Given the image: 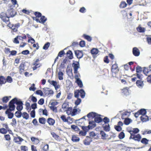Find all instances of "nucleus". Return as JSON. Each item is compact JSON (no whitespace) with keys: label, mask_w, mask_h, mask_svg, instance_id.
I'll list each match as a JSON object with an SVG mask.
<instances>
[{"label":"nucleus","mask_w":151,"mask_h":151,"mask_svg":"<svg viewBox=\"0 0 151 151\" xmlns=\"http://www.w3.org/2000/svg\"><path fill=\"white\" fill-rule=\"evenodd\" d=\"M143 72L145 75L148 76L147 78V81L151 83V70L145 67L143 70Z\"/></svg>","instance_id":"f257e3e1"},{"label":"nucleus","mask_w":151,"mask_h":151,"mask_svg":"<svg viewBox=\"0 0 151 151\" xmlns=\"http://www.w3.org/2000/svg\"><path fill=\"white\" fill-rule=\"evenodd\" d=\"M17 101V98H14L10 101L8 105L9 108L7 109V110H8L11 111H14L15 108V106L14 104H16Z\"/></svg>","instance_id":"f03ea898"},{"label":"nucleus","mask_w":151,"mask_h":151,"mask_svg":"<svg viewBox=\"0 0 151 151\" xmlns=\"http://www.w3.org/2000/svg\"><path fill=\"white\" fill-rule=\"evenodd\" d=\"M119 70V69L117 64L115 63L112 65L111 68V71L113 77H115L116 76V74L118 72Z\"/></svg>","instance_id":"7ed1b4c3"},{"label":"nucleus","mask_w":151,"mask_h":151,"mask_svg":"<svg viewBox=\"0 0 151 151\" xmlns=\"http://www.w3.org/2000/svg\"><path fill=\"white\" fill-rule=\"evenodd\" d=\"M58 104V102L56 101H54L52 102H50L49 105L50 106H49L50 109L53 112L57 113L58 112L57 108L55 106Z\"/></svg>","instance_id":"20e7f679"},{"label":"nucleus","mask_w":151,"mask_h":151,"mask_svg":"<svg viewBox=\"0 0 151 151\" xmlns=\"http://www.w3.org/2000/svg\"><path fill=\"white\" fill-rule=\"evenodd\" d=\"M12 6H11L10 8L8 9L6 12L7 14L9 17H14L17 14V12L14 9L11 8Z\"/></svg>","instance_id":"39448f33"},{"label":"nucleus","mask_w":151,"mask_h":151,"mask_svg":"<svg viewBox=\"0 0 151 151\" xmlns=\"http://www.w3.org/2000/svg\"><path fill=\"white\" fill-rule=\"evenodd\" d=\"M0 17L4 22L6 23L9 21V17L7 14V13L2 12L0 14Z\"/></svg>","instance_id":"423d86ee"},{"label":"nucleus","mask_w":151,"mask_h":151,"mask_svg":"<svg viewBox=\"0 0 151 151\" xmlns=\"http://www.w3.org/2000/svg\"><path fill=\"white\" fill-rule=\"evenodd\" d=\"M16 104L17 105L16 109L19 111H21L23 109V105L22 102L19 100H18L17 98V101L16 102Z\"/></svg>","instance_id":"0eeeda50"},{"label":"nucleus","mask_w":151,"mask_h":151,"mask_svg":"<svg viewBox=\"0 0 151 151\" xmlns=\"http://www.w3.org/2000/svg\"><path fill=\"white\" fill-rule=\"evenodd\" d=\"M40 61L39 59H37L32 64L34 65L33 68V70H36L37 68L40 67L41 66V63H39Z\"/></svg>","instance_id":"6e6552de"},{"label":"nucleus","mask_w":151,"mask_h":151,"mask_svg":"<svg viewBox=\"0 0 151 151\" xmlns=\"http://www.w3.org/2000/svg\"><path fill=\"white\" fill-rule=\"evenodd\" d=\"M141 135L139 134H138L134 135H132V136H130L129 139H132L135 141L139 142L141 141Z\"/></svg>","instance_id":"1a4fd4ad"},{"label":"nucleus","mask_w":151,"mask_h":151,"mask_svg":"<svg viewBox=\"0 0 151 151\" xmlns=\"http://www.w3.org/2000/svg\"><path fill=\"white\" fill-rule=\"evenodd\" d=\"M43 92L45 96H49L50 95L53 94L54 93L52 90H50L48 88H43Z\"/></svg>","instance_id":"9d476101"},{"label":"nucleus","mask_w":151,"mask_h":151,"mask_svg":"<svg viewBox=\"0 0 151 151\" xmlns=\"http://www.w3.org/2000/svg\"><path fill=\"white\" fill-rule=\"evenodd\" d=\"M72 66L74 69V73L77 74L78 73V69L79 68V64L78 62H76V63H73L72 64Z\"/></svg>","instance_id":"9b49d317"},{"label":"nucleus","mask_w":151,"mask_h":151,"mask_svg":"<svg viewBox=\"0 0 151 151\" xmlns=\"http://www.w3.org/2000/svg\"><path fill=\"white\" fill-rule=\"evenodd\" d=\"M139 50L136 47H134L132 49V53L135 56H138L140 55Z\"/></svg>","instance_id":"f8f14e48"},{"label":"nucleus","mask_w":151,"mask_h":151,"mask_svg":"<svg viewBox=\"0 0 151 151\" xmlns=\"http://www.w3.org/2000/svg\"><path fill=\"white\" fill-rule=\"evenodd\" d=\"M101 115L97 114L96 116L94 117V121L97 123H99L101 122L103 119L101 117Z\"/></svg>","instance_id":"ddd939ff"},{"label":"nucleus","mask_w":151,"mask_h":151,"mask_svg":"<svg viewBox=\"0 0 151 151\" xmlns=\"http://www.w3.org/2000/svg\"><path fill=\"white\" fill-rule=\"evenodd\" d=\"M40 17V20L39 19H35V20L37 22H39L40 23L44 24L47 20V18L44 16H41V17Z\"/></svg>","instance_id":"4468645a"},{"label":"nucleus","mask_w":151,"mask_h":151,"mask_svg":"<svg viewBox=\"0 0 151 151\" xmlns=\"http://www.w3.org/2000/svg\"><path fill=\"white\" fill-rule=\"evenodd\" d=\"M92 138L88 136H87L86 138L83 141L84 144L86 145H88L90 144L92 141Z\"/></svg>","instance_id":"2eb2a0df"},{"label":"nucleus","mask_w":151,"mask_h":151,"mask_svg":"<svg viewBox=\"0 0 151 151\" xmlns=\"http://www.w3.org/2000/svg\"><path fill=\"white\" fill-rule=\"evenodd\" d=\"M75 53L77 58L80 59L82 58L83 55L82 51L79 50L75 51Z\"/></svg>","instance_id":"dca6fc26"},{"label":"nucleus","mask_w":151,"mask_h":151,"mask_svg":"<svg viewBox=\"0 0 151 151\" xmlns=\"http://www.w3.org/2000/svg\"><path fill=\"white\" fill-rule=\"evenodd\" d=\"M129 88L126 87L122 89V94L126 96L129 95Z\"/></svg>","instance_id":"f3484780"},{"label":"nucleus","mask_w":151,"mask_h":151,"mask_svg":"<svg viewBox=\"0 0 151 151\" xmlns=\"http://www.w3.org/2000/svg\"><path fill=\"white\" fill-rule=\"evenodd\" d=\"M128 132L130 134V136H132V135H135V134L138 133L139 130L137 128H135L133 129L132 130L129 131Z\"/></svg>","instance_id":"a211bd4d"},{"label":"nucleus","mask_w":151,"mask_h":151,"mask_svg":"<svg viewBox=\"0 0 151 151\" xmlns=\"http://www.w3.org/2000/svg\"><path fill=\"white\" fill-rule=\"evenodd\" d=\"M136 83L137 86L139 88H142L144 85L143 81L142 80H137Z\"/></svg>","instance_id":"6ab92c4d"},{"label":"nucleus","mask_w":151,"mask_h":151,"mask_svg":"<svg viewBox=\"0 0 151 151\" xmlns=\"http://www.w3.org/2000/svg\"><path fill=\"white\" fill-rule=\"evenodd\" d=\"M25 66L24 63H22L19 66V73L20 74H22L24 71V67Z\"/></svg>","instance_id":"aec40b11"},{"label":"nucleus","mask_w":151,"mask_h":151,"mask_svg":"<svg viewBox=\"0 0 151 151\" xmlns=\"http://www.w3.org/2000/svg\"><path fill=\"white\" fill-rule=\"evenodd\" d=\"M19 26L20 24L18 23L16 24H13L11 27V28L14 32H16L17 31V29Z\"/></svg>","instance_id":"412c9836"},{"label":"nucleus","mask_w":151,"mask_h":151,"mask_svg":"<svg viewBox=\"0 0 151 151\" xmlns=\"http://www.w3.org/2000/svg\"><path fill=\"white\" fill-rule=\"evenodd\" d=\"M71 140L73 142H78L80 140V139L77 135H73L72 136Z\"/></svg>","instance_id":"4be33fe9"},{"label":"nucleus","mask_w":151,"mask_h":151,"mask_svg":"<svg viewBox=\"0 0 151 151\" xmlns=\"http://www.w3.org/2000/svg\"><path fill=\"white\" fill-rule=\"evenodd\" d=\"M51 134L55 140L58 141H60V137L55 132H52Z\"/></svg>","instance_id":"5701e85b"},{"label":"nucleus","mask_w":151,"mask_h":151,"mask_svg":"<svg viewBox=\"0 0 151 151\" xmlns=\"http://www.w3.org/2000/svg\"><path fill=\"white\" fill-rule=\"evenodd\" d=\"M14 140L15 142L18 144H20L21 142L23 140V139L20 137H15L14 139Z\"/></svg>","instance_id":"b1692460"},{"label":"nucleus","mask_w":151,"mask_h":151,"mask_svg":"<svg viewBox=\"0 0 151 151\" xmlns=\"http://www.w3.org/2000/svg\"><path fill=\"white\" fill-rule=\"evenodd\" d=\"M47 122L50 126H53L54 125L55 122V120L52 118H49L47 120Z\"/></svg>","instance_id":"393cba45"},{"label":"nucleus","mask_w":151,"mask_h":151,"mask_svg":"<svg viewBox=\"0 0 151 151\" xmlns=\"http://www.w3.org/2000/svg\"><path fill=\"white\" fill-rule=\"evenodd\" d=\"M12 111L8 110H6L5 111V114L8 115V118L9 119H12L14 116V114L11 112Z\"/></svg>","instance_id":"a878e982"},{"label":"nucleus","mask_w":151,"mask_h":151,"mask_svg":"<svg viewBox=\"0 0 151 151\" xmlns=\"http://www.w3.org/2000/svg\"><path fill=\"white\" fill-rule=\"evenodd\" d=\"M31 140L33 143L35 145H37L40 142L39 139L37 138L32 137L31 138Z\"/></svg>","instance_id":"bb28decb"},{"label":"nucleus","mask_w":151,"mask_h":151,"mask_svg":"<svg viewBox=\"0 0 151 151\" xmlns=\"http://www.w3.org/2000/svg\"><path fill=\"white\" fill-rule=\"evenodd\" d=\"M140 119L142 122H146L149 120V117L146 115H143L140 117Z\"/></svg>","instance_id":"cd10ccee"},{"label":"nucleus","mask_w":151,"mask_h":151,"mask_svg":"<svg viewBox=\"0 0 151 151\" xmlns=\"http://www.w3.org/2000/svg\"><path fill=\"white\" fill-rule=\"evenodd\" d=\"M34 14L35 16V17H32V18L34 20H35L36 19H38V18L40 17H41V16L42 15L41 13L38 12H34Z\"/></svg>","instance_id":"c85d7f7f"},{"label":"nucleus","mask_w":151,"mask_h":151,"mask_svg":"<svg viewBox=\"0 0 151 151\" xmlns=\"http://www.w3.org/2000/svg\"><path fill=\"white\" fill-rule=\"evenodd\" d=\"M95 123L96 122L93 121H89L88 123L89 125H88L91 129H93L96 126V124Z\"/></svg>","instance_id":"c756f323"},{"label":"nucleus","mask_w":151,"mask_h":151,"mask_svg":"<svg viewBox=\"0 0 151 151\" xmlns=\"http://www.w3.org/2000/svg\"><path fill=\"white\" fill-rule=\"evenodd\" d=\"M68 60L66 58H65L63 60V62L61 63L60 65V68H65V64L68 62Z\"/></svg>","instance_id":"7c9ffc66"},{"label":"nucleus","mask_w":151,"mask_h":151,"mask_svg":"<svg viewBox=\"0 0 151 151\" xmlns=\"http://www.w3.org/2000/svg\"><path fill=\"white\" fill-rule=\"evenodd\" d=\"M6 83V81L5 77L2 76H0V84H4Z\"/></svg>","instance_id":"2f4dec72"},{"label":"nucleus","mask_w":151,"mask_h":151,"mask_svg":"<svg viewBox=\"0 0 151 151\" xmlns=\"http://www.w3.org/2000/svg\"><path fill=\"white\" fill-rule=\"evenodd\" d=\"M67 55L68 58L70 59H72L73 58V53L71 51L68 50L67 52Z\"/></svg>","instance_id":"473e14b6"},{"label":"nucleus","mask_w":151,"mask_h":151,"mask_svg":"<svg viewBox=\"0 0 151 151\" xmlns=\"http://www.w3.org/2000/svg\"><path fill=\"white\" fill-rule=\"evenodd\" d=\"M97 113L94 112H91L89 113L87 115V117L88 118H90L92 117L93 118H94L96 116Z\"/></svg>","instance_id":"72a5a7b5"},{"label":"nucleus","mask_w":151,"mask_h":151,"mask_svg":"<svg viewBox=\"0 0 151 151\" xmlns=\"http://www.w3.org/2000/svg\"><path fill=\"white\" fill-rule=\"evenodd\" d=\"M99 51L98 49L93 48L91 50V53L93 55H96L99 53Z\"/></svg>","instance_id":"f704fd0d"},{"label":"nucleus","mask_w":151,"mask_h":151,"mask_svg":"<svg viewBox=\"0 0 151 151\" xmlns=\"http://www.w3.org/2000/svg\"><path fill=\"white\" fill-rule=\"evenodd\" d=\"M76 82L77 83L78 86L80 88H81L83 87V83L80 79H78L77 80H76Z\"/></svg>","instance_id":"c9c22d12"},{"label":"nucleus","mask_w":151,"mask_h":151,"mask_svg":"<svg viewBox=\"0 0 151 151\" xmlns=\"http://www.w3.org/2000/svg\"><path fill=\"white\" fill-rule=\"evenodd\" d=\"M103 127L104 130L106 132H109L110 131V127L109 124H107L105 126L103 124Z\"/></svg>","instance_id":"e433bc0d"},{"label":"nucleus","mask_w":151,"mask_h":151,"mask_svg":"<svg viewBox=\"0 0 151 151\" xmlns=\"http://www.w3.org/2000/svg\"><path fill=\"white\" fill-rule=\"evenodd\" d=\"M67 121L66 122L68 124H70L72 123L74 121V119L70 116H68L67 117Z\"/></svg>","instance_id":"4c0bfd02"},{"label":"nucleus","mask_w":151,"mask_h":151,"mask_svg":"<svg viewBox=\"0 0 151 151\" xmlns=\"http://www.w3.org/2000/svg\"><path fill=\"white\" fill-rule=\"evenodd\" d=\"M83 37L88 41L91 42L92 40V38L90 36L84 34L83 35Z\"/></svg>","instance_id":"58836bf2"},{"label":"nucleus","mask_w":151,"mask_h":151,"mask_svg":"<svg viewBox=\"0 0 151 151\" xmlns=\"http://www.w3.org/2000/svg\"><path fill=\"white\" fill-rule=\"evenodd\" d=\"M138 111L140 115H146L147 113L146 109H141L139 110Z\"/></svg>","instance_id":"ea45409f"},{"label":"nucleus","mask_w":151,"mask_h":151,"mask_svg":"<svg viewBox=\"0 0 151 151\" xmlns=\"http://www.w3.org/2000/svg\"><path fill=\"white\" fill-rule=\"evenodd\" d=\"M63 73L61 71H59L58 73V76L59 80H62L63 79Z\"/></svg>","instance_id":"a19ab883"},{"label":"nucleus","mask_w":151,"mask_h":151,"mask_svg":"<svg viewBox=\"0 0 151 151\" xmlns=\"http://www.w3.org/2000/svg\"><path fill=\"white\" fill-rule=\"evenodd\" d=\"M100 134L101 135V137L102 139H106V134L104 131H101Z\"/></svg>","instance_id":"79ce46f5"},{"label":"nucleus","mask_w":151,"mask_h":151,"mask_svg":"<svg viewBox=\"0 0 151 151\" xmlns=\"http://www.w3.org/2000/svg\"><path fill=\"white\" fill-rule=\"evenodd\" d=\"M74 96L76 98H78L80 95V90H77L74 92Z\"/></svg>","instance_id":"37998d69"},{"label":"nucleus","mask_w":151,"mask_h":151,"mask_svg":"<svg viewBox=\"0 0 151 151\" xmlns=\"http://www.w3.org/2000/svg\"><path fill=\"white\" fill-rule=\"evenodd\" d=\"M80 95L81 97L83 98L85 96V93L84 90L82 89L80 90Z\"/></svg>","instance_id":"c03bdc74"},{"label":"nucleus","mask_w":151,"mask_h":151,"mask_svg":"<svg viewBox=\"0 0 151 151\" xmlns=\"http://www.w3.org/2000/svg\"><path fill=\"white\" fill-rule=\"evenodd\" d=\"M8 130L4 128H2L0 129V133L3 134H5L8 132Z\"/></svg>","instance_id":"a18cd8bd"},{"label":"nucleus","mask_w":151,"mask_h":151,"mask_svg":"<svg viewBox=\"0 0 151 151\" xmlns=\"http://www.w3.org/2000/svg\"><path fill=\"white\" fill-rule=\"evenodd\" d=\"M149 140L146 138H143L141 141V142L143 144L147 145Z\"/></svg>","instance_id":"49530a36"},{"label":"nucleus","mask_w":151,"mask_h":151,"mask_svg":"<svg viewBox=\"0 0 151 151\" xmlns=\"http://www.w3.org/2000/svg\"><path fill=\"white\" fill-rule=\"evenodd\" d=\"M127 4L125 1H122L119 5V7L120 8H123L126 7Z\"/></svg>","instance_id":"de8ad7c7"},{"label":"nucleus","mask_w":151,"mask_h":151,"mask_svg":"<svg viewBox=\"0 0 151 151\" xmlns=\"http://www.w3.org/2000/svg\"><path fill=\"white\" fill-rule=\"evenodd\" d=\"M46 120V119L44 117L40 118L39 119L40 123L42 124H45Z\"/></svg>","instance_id":"09e8293b"},{"label":"nucleus","mask_w":151,"mask_h":151,"mask_svg":"<svg viewBox=\"0 0 151 151\" xmlns=\"http://www.w3.org/2000/svg\"><path fill=\"white\" fill-rule=\"evenodd\" d=\"M15 115L16 117L19 118L22 116V113L21 111H18L15 112Z\"/></svg>","instance_id":"8fccbe9b"},{"label":"nucleus","mask_w":151,"mask_h":151,"mask_svg":"<svg viewBox=\"0 0 151 151\" xmlns=\"http://www.w3.org/2000/svg\"><path fill=\"white\" fill-rule=\"evenodd\" d=\"M22 117L24 119L27 120L29 118V114L27 112H24L22 114Z\"/></svg>","instance_id":"3c124183"},{"label":"nucleus","mask_w":151,"mask_h":151,"mask_svg":"<svg viewBox=\"0 0 151 151\" xmlns=\"http://www.w3.org/2000/svg\"><path fill=\"white\" fill-rule=\"evenodd\" d=\"M125 137V134L123 132H121L118 135V137L120 139H122Z\"/></svg>","instance_id":"603ef678"},{"label":"nucleus","mask_w":151,"mask_h":151,"mask_svg":"<svg viewBox=\"0 0 151 151\" xmlns=\"http://www.w3.org/2000/svg\"><path fill=\"white\" fill-rule=\"evenodd\" d=\"M2 101L4 103H7L9 100L8 96H6L3 97L2 99Z\"/></svg>","instance_id":"864d4df0"},{"label":"nucleus","mask_w":151,"mask_h":151,"mask_svg":"<svg viewBox=\"0 0 151 151\" xmlns=\"http://www.w3.org/2000/svg\"><path fill=\"white\" fill-rule=\"evenodd\" d=\"M131 119L129 118H126L125 119L124 121V124L126 125H128L131 122Z\"/></svg>","instance_id":"5fc2aeb1"},{"label":"nucleus","mask_w":151,"mask_h":151,"mask_svg":"<svg viewBox=\"0 0 151 151\" xmlns=\"http://www.w3.org/2000/svg\"><path fill=\"white\" fill-rule=\"evenodd\" d=\"M48 82L50 84L54 86H55L57 84V82L55 81H51L50 80H48Z\"/></svg>","instance_id":"6e6d98bb"},{"label":"nucleus","mask_w":151,"mask_h":151,"mask_svg":"<svg viewBox=\"0 0 151 151\" xmlns=\"http://www.w3.org/2000/svg\"><path fill=\"white\" fill-rule=\"evenodd\" d=\"M82 129L83 131L86 132L91 129L89 125L88 126H82Z\"/></svg>","instance_id":"4d7b16f0"},{"label":"nucleus","mask_w":151,"mask_h":151,"mask_svg":"<svg viewBox=\"0 0 151 151\" xmlns=\"http://www.w3.org/2000/svg\"><path fill=\"white\" fill-rule=\"evenodd\" d=\"M20 149L22 151H28V147L25 146H21Z\"/></svg>","instance_id":"13d9d810"},{"label":"nucleus","mask_w":151,"mask_h":151,"mask_svg":"<svg viewBox=\"0 0 151 151\" xmlns=\"http://www.w3.org/2000/svg\"><path fill=\"white\" fill-rule=\"evenodd\" d=\"M50 43L47 42L45 43L43 47V49L46 50L48 49L50 45Z\"/></svg>","instance_id":"bf43d9fd"},{"label":"nucleus","mask_w":151,"mask_h":151,"mask_svg":"<svg viewBox=\"0 0 151 151\" xmlns=\"http://www.w3.org/2000/svg\"><path fill=\"white\" fill-rule=\"evenodd\" d=\"M77 110L76 109H74L72 111H71L70 114L72 116L75 115L76 114Z\"/></svg>","instance_id":"052dcab7"},{"label":"nucleus","mask_w":151,"mask_h":151,"mask_svg":"<svg viewBox=\"0 0 151 151\" xmlns=\"http://www.w3.org/2000/svg\"><path fill=\"white\" fill-rule=\"evenodd\" d=\"M71 127L72 129L76 131H78L80 130L78 126L74 125H72L71 126Z\"/></svg>","instance_id":"680f3d73"},{"label":"nucleus","mask_w":151,"mask_h":151,"mask_svg":"<svg viewBox=\"0 0 151 151\" xmlns=\"http://www.w3.org/2000/svg\"><path fill=\"white\" fill-rule=\"evenodd\" d=\"M60 118L63 122H66L67 121V118L64 115H61L60 116Z\"/></svg>","instance_id":"e2e57ef3"},{"label":"nucleus","mask_w":151,"mask_h":151,"mask_svg":"<svg viewBox=\"0 0 151 151\" xmlns=\"http://www.w3.org/2000/svg\"><path fill=\"white\" fill-rule=\"evenodd\" d=\"M6 82H7L9 83H11L13 81L12 78L10 76H8L6 79Z\"/></svg>","instance_id":"0e129e2a"},{"label":"nucleus","mask_w":151,"mask_h":151,"mask_svg":"<svg viewBox=\"0 0 151 151\" xmlns=\"http://www.w3.org/2000/svg\"><path fill=\"white\" fill-rule=\"evenodd\" d=\"M103 121L105 124H108L110 122L109 119L106 117H105L103 119Z\"/></svg>","instance_id":"69168bd1"},{"label":"nucleus","mask_w":151,"mask_h":151,"mask_svg":"<svg viewBox=\"0 0 151 151\" xmlns=\"http://www.w3.org/2000/svg\"><path fill=\"white\" fill-rule=\"evenodd\" d=\"M42 149L44 151H47L49 150V145L48 144L45 145L42 147Z\"/></svg>","instance_id":"338daca9"},{"label":"nucleus","mask_w":151,"mask_h":151,"mask_svg":"<svg viewBox=\"0 0 151 151\" xmlns=\"http://www.w3.org/2000/svg\"><path fill=\"white\" fill-rule=\"evenodd\" d=\"M86 132L84 131H81L79 133L80 136H85L86 135Z\"/></svg>","instance_id":"774afa93"}]
</instances>
